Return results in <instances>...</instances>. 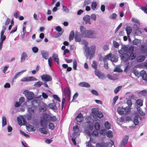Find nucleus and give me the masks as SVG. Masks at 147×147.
I'll return each instance as SVG.
<instances>
[{"label": "nucleus", "mask_w": 147, "mask_h": 147, "mask_svg": "<svg viewBox=\"0 0 147 147\" xmlns=\"http://www.w3.org/2000/svg\"><path fill=\"white\" fill-rule=\"evenodd\" d=\"M57 120L55 116H50L47 114H44L41 118L40 124L42 127H46L48 122H54Z\"/></svg>", "instance_id": "1"}, {"label": "nucleus", "mask_w": 147, "mask_h": 147, "mask_svg": "<svg viewBox=\"0 0 147 147\" xmlns=\"http://www.w3.org/2000/svg\"><path fill=\"white\" fill-rule=\"evenodd\" d=\"M96 49V47L95 45H92L90 47H86L85 49L86 56L87 58H89L91 59L94 56Z\"/></svg>", "instance_id": "2"}, {"label": "nucleus", "mask_w": 147, "mask_h": 147, "mask_svg": "<svg viewBox=\"0 0 147 147\" xmlns=\"http://www.w3.org/2000/svg\"><path fill=\"white\" fill-rule=\"evenodd\" d=\"M80 35L83 37L90 38H95L96 37V34L94 30H87L81 33Z\"/></svg>", "instance_id": "3"}, {"label": "nucleus", "mask_w": 147, "mask_h": 147, "mask_svg": "<svg viewBox=\"0 0 147 147\" xmlns=\"http://www.w3.org/2000/svg\"><path fill=\"white\" fill-rule=\"evenodd\" d=\"M70 91L69 88L66 87L64 89V94L63 92V98L62 101V108L63 109L65 104V97L69 100L70 98Z\"/></svg>", "instance_id": "4"}, {"label": "nucleus", "mask_w": 147, "mask_h": 147, "mask_svg": "<svg viewBox=\"0 0 147 147\" xmlns=\"http://www.w3.org/2000/svg\"><path fill=\"white\" fill-rule=\"evenodd\" d=\"M73 130L74 132L72 134L71 140L74 145H76V143L75 139L79 135L80 132L79 128L77 125H75L73 127Z\"/></svg>", "instance_id": "5"}, {"label": "nucleus", "mask_w": 147, "mask_h": 147, "mask_svg": "<svg viewBox=\"0 0 147 147\" xmlns=\"http://www.w3.org/2000/svg\"><path fill=\"white\" fill-rule=\"evenodd\" d=\"M92 113L93 117L94 118H97L98 117L99 118H101L104 116L102 113L100 111H98L97 109H92Z\"/></svg>", "instance_id": "6"}, {"label": "nucleus", "mask_w": 147, "mask_h": 147, "mask_svg": "<svg viewBox=\"0 0 147 147\" xmlns=\"http://www.w3.org/2000/svg\"><path fill=\"white\" fill-rule=\"evenodd\" d=\"M24 92L28 100H30L33 99L34 94L32 92L28 90H25L24 91Z\"/></svg>", "instance_id": "7"}, {"label": "nucleus", "mask_w": 147, "mask_h": 147, "mask_svg": "<svg viewBox=\"0 0 147 147\" xmlns=\"http://www.w3.org/2000/svg\"><path fill=\"white\" fill-rule=\"evenodd\" d=\"M40 77L42 81L46 82L51 81L52 79L51 76L49 75L44 74L41 76Z\"/></svg>", "instance_id": "8"}, {"label": "nucleus", "mask_w": 147, "mask_h": 147, "mask_svg": "<svg viewBox=\"0 0 147 147\" xmlns=\"http://www.w3.org/2000/svg\"><path fill=\"white\" fill-rule=\"evenodd\" d=\"M129 137L127 136H125L123 137L122 140L120 143L119 147H124L127 144L128 140Z\"/></svg>", "instance_id": "9"}, {"label": "nucleus", "mask_w": 147, "mask_h": 147, "mask_svg": "<svg viewBox=\"0 0 147 147\" xmlns=\"http://www.w3.org/2000/svg\"><path fill=\"white\" fill-rule=\"evenodd\" d=\"M17 119L18 124L20 126H22L23 125L22 122H23L24 124L25 125L26 123L25 119L22 116L18 117Z\"/></svg>", "instance_id": "10"}, {"label": "nucleus", "mask_w": 147, "mask_h": 147, "mask_svg": "<svg viewBox=\"0 0 147 147\" xmlns=\"http://www.w3.org/2000/svg\"><path fill=\"white\" fill-rule=\"evenodd\" d=\"M112 144L110 142L107 143H102L101 144L98 143L96 144V147H111Z\"/></svg>", "instance_id": "11"}, {"label": "nucleus", "mask_w": 147, "mask_h": 147, "mask_svg": "<svg viewBox=\"0 0 147 147\" xmlns=\"http://www.w3.org/2000/svg\"><path fill=\"white\" fill-rule=\"evenodd\" d=\"M141 51L142 53L145 54L147 56V44L144 43L141 45Z\"/></svg>", "instance_id": "12"}, {"label": "nucleus", "mask_w": 147, "mask_h": 147, "mask_svg": "<svg viewBox=\"0 0 147 147\" xmlns=\"http://www.w3.org/2000/svg\"><path fill=\"white\" fill-rule=\"evenodd\" d=\"M86 132L90 136H92L93 137H96L98 135V132L97 130L94 131L92 133L90 132V131L86 130Z\"/></svg>", "instance_id": "13"}, {"label": "nucleus", "mask_w": 147, "mask_h": 147, "mask_svg": "<svg viewBox=\"0 0 147 147\" xmlns=\"http://www.w3.org/2000/svg\"><path fill=\"white\" fill-rule=\"evenodd\" d=\"M128 47L126 46H123L122 47L121 49L118 51L119 54L124 55L127 53Z\"/></svg>", "instance_id": "14"}, {"label": "nucleus", "mask_w": 147, "mask_h": 147, "mask_svg": "<svg viewBox=\"0 0 147 147\" xmlns=\"http://www.w3.org/2000/svg\"><path fill=\"white\" fill-rule=\"evenodd\" d=\"M83 20L85 22L86 24L88 23L89 24H91L90 16L89 15H87L84 16L83 18Z\"/></svg>", "instance_id": "15"}, {"label": "nucleus", "mask_w": 147, "mask_h": 147, "mask_svg": "<svg viewBox=\"0 0 147 147\" xmlns=\"http://www.w3.org/2000/svg\"><path fill=\"white\" fill-rule=\"evenodd\" d=\"M26 71V69H24L20 72L16 73L15 76L13 77V79L15 80L17 78H18L24 72H25Z\"/></svg>", "instance_id": "16"}, {"label": "nucleus", "mask_w": 147, "mask_h": 147, "mask_svg": "<svg viewBox=\"0 0 147 147\" xmlns=\"http://www.w3.org/2000/svg\"><path fill=\"white\" fill-rule=\"evenodd\" d=\"M107 77L110 80H115L118 79V75L117 74L111 75L108 74L107 75Z\"/></svg>", "instance_id": "17"}, {"label": "nucleus", "mask_w": 147, "mask_h": 147, "mask_svg": "<svg viewBox=\"0 0 147 147\" xmlns=\"http://www.w3.org/2000/svg\"><path fill=\"white\" fill-rule=\"evenodd\" d=\"M32 105L33 107H36L38 106L40 104V101L38 100H32L31 102Z\"/></svg>", "instance_id": "18"}, {"label": "nucleus", "mask_w": 147, "mask_h": 147, "mask_svg": "<svg viewBox=\"0 0 147 147\" xmlns=\"http://www.w3.org/2000/svg\"><path fill=\"white\" fill-rule=\"evenodd\" d=\"M36 107H31L28 108V111L30 115H32L36 112Z\"/></svg>", "instance_id": "19"}, {"label": "nucleus", "mask_w": 147, "mask_h": 147, "mask_svg": "<svg viewBox=\"0 0 147 147\" xmlns=\"http://www.w3.org/2000/svg\"><path fill=\"white\" fill-rule=\"evenodd\" d=\"M78 85L81 87H85L86 88H89L90 86L89 84L85 82H83L79 83L78 84Z\"/></svg>", "instance_id": "20"}, {"label": "nucleus", "mask_w": 147, "mask_h": 147, "mask_svg": "<svg viewBox=\"0 0 147 147\" xmlns=\"http://www.w3.org/2000/svg\"><path fill=\"white\" fill-rule=\"evenodd\" d=\"M76 119L78 122L80 123L83 121V117L81 113H79L76 118Z\"/></svg>", "instance_id": "21"}, {"label": "nucleus", "mask_w": 147, "mask_h": 147, "mask_svg": "<svg viewBox=\"0 0 147 147\" xmlns=\"http://www.w3.org/2000/svg\"><path fill=\"white\" fill-rule=\"evenodd\" d=\"M41 54L42 57L45 59H47L49 57V54L47 52L44 51H41Z\"/></svg>", "instance_id": "22"}, {"label": "nucleus", "mask_w": 147, "mask_h": 147, "mask_svg": "<svg viewBox=\"0 0 147 147\" xmlns=\"http://www.w3.org/2000/svg\"><path fill=\"white\" fill-rule=\"evenodd\" d=\"M48 106L50 108L54 110H56L57 109L56 104L53 102V103L49 104L48 105Z\"/></svg>", "instance_id": "23"}, {"label": "nucleus", "mask_w": 147, "mask_h": 147, "mask_svg": "<svg viewBox=\"0 0 147 147\" xmlns=\"http://www.w3.org/2000/svg\"><path fill=\"white\" fill-rule=\"evenodd\" d=\"M75 40L76 42H80L81 41V38L80 36L79 32H77L75 33Z\"/></svg>", "instance_id": "24"}, {"label": "nucleus", "mask_w": 147, "mask_h": 147, "mask_svg": "<svg viewBox=\"0 0 147 147\" xmlns=\"http://www.w3.org/2000/svg\"><path fill=\"white\" fill-rule=\"evenodd\" d=\"M145 57L143 55H140L137 57L136 59L138 62H141L144 61Z\"/></svg>", "instance_id": "25"}, {"label": "nucleus", "mask_w": 147, "mask_h": 147, "mask_svg": "<svg viewBox=\"0 0 147 147\" xmlns=\"http://www.w3.org/2000/svg\"><path fill=\"white\" fill-rule=\"evenodd\" d=\"M52 58L56 62L57 64H59V59L58 55L57 54H53L52 55Z\"/></svg>", "instance_id": "26"}, {"label": "nucleus", "mask_w": 147, "mask_h": 147, "mask_svg": "<svg viewBox=\"0 0 147 147\" xmlns=\"http://www.w3.org/2000/svg\"><path fill=\"white\" fill-rule=\"evenodd\" d=\"M147 90H143L138 93V96L140 97H142L143 96H145L147 94Z\"/></svg>", "instance_id": "27"}, {"label": "nucleus", "mask_w": 147, "mask_h": 147, "mask_svg": "<svg viewBox=\"0 0 147 147\" xmlns=\"http://www.w3.org/2000/svg\"><path fill=\"white\" fill-rule=\"evenodd\" d=\"M28 57L27 53L25 52L23 53L21 55V62L24 61Z\"/></svg>", "instance_id": "28"}, {"label": "nucleus", "mask_w": 147, "mask_h": 147, "mask_svg": "<svg viewBox=\"0 0 147 147\" xmlns=\"http://www.w3.org/2000/svg\"><path fill=\"white\" fill-rule=\"evenodd\" d=\"M46 105L45 104L40 106L39 108V111L41 112H44L46 111Z\"/></svg>", "instance_id": "29"}, {"label": "nucleus", "mask_w": 147, "mask_h": 147, "mask_svg": "<svg viewBox=\"0 0 147 147\" xmlns=\"http://www.w3.org/2000/svg\"><path fill=\"white\" fill-rule=\"evenodd\" d=\"M117 112L120 115L124 114V108L122 107H119L117 109Z\"/></svg>", "instance_id": "30"}, {"label": "nucleus", "mask_w": 147, "mask_h": 147, "mask_svg": "<svg viewBox=\"0 0 147 147\" xmlns=\"http://www.w3.org/2000/svg\"><path fill=\"white\" fill-rule=\"evenodd\" d=\"M125 30L126 31L127 36L130 34L132 31V28L131 27L127 26L125 28Z\"/></svg>", "instance_id": "31"}, {"label": "nucleus", "mask_w": 147, "mask_h": 147, "mask_svg": "<svg viewBox=\"0 0 147 147\" xmlns=\"http://www.w3.org/2000/svg\"><path fill=\"white\" fill-rule=\"evenodd\" d=\"M121 58L124 61H126L128 60V59H129V55L127 54L123 55Z\"/></svg>", "instance_id": "32"}, {"label": "nucleus", "mask_w": 147, "mask_h": 147, "mask_svg": "<svg viewBox=\"0 0 147 147\" xmlns=\"http://www.w3.org/2000/svg\"><path fill=\"white\" fill-rule=\"evenodd\" d=\"M111 55L112 54L111 53H109L108 55L104 57L103 60V61L105 62L106 61L109 60L110 59H111Z\"/></svg>", "instance_id": "33"}, {"label": "nucleus", "mask_w": 147, "mask_h": 147, "mask_svg": "<svg viewBox=\"0 0 147 147\" xmlns=\"http://www.w3.org/2000/svg\"><path fill=\"white\" fill-rule=\"evenodd\" d=\"M74 37V31H71L70 33L69 37V41H71L73 40Z\"/></svg>", "instance_id": "34"}, {"label": "nucleus", "mask_w": 147, "mask_h": 147, "mask_svg": "<svg viewBox=\"0 0 147 147\" xmlns=\"http://www.w3.org/2000/svg\"><path fill=\"white\" fill-rule=\"evenodd\" d=\"M27 130L29 131H34L36 130V129L33 126L30 125L27 127Z\"/></svg>", "instance_id": "35"}, {"label": "nucleus", "mask_w": 147, "mask_h": 147, "mask_svg": "<svg viewBox=\"0 0 147 147\" xmlns=\"http://www.w3.org/2000/svg\"><path fill=\"white\" fill-rule=\"evenodd\" d=\"M97 6V3L96 2H92L91 6L92 9L93 10H96Z\"/></svg>", "instance_id": "36"}, {"label": "nucleus", "mask_w": 147, "mask_h": 147, "mask_svg": "<svg viewBox=\"0 0 147 147\" xmlns=\"http://www.w3.org/2000/svg\"><path fill=\"white\" fill-rule=\"evenodd\" d=\"M7 124V119L4 116L2 117V126L4 127Z\"/></svg>", "instance_id": "37"}, {"label": "nucleus", "mask_w": 147, "mask_h": 147, "mask_svg": "<svg viewBox=\"0 0 147 147\" xmlns=\"http://www.w3.org/2000/svg\"><path fill=\"white\" fill-rule=\"evenodd\" d=\"M133 43L134 45L139 46L141 44V41L140 40L135 39L133 41Z\"/></svg>", "instance_id": "38"}, {"label": "nucleus", "mask_w": 147, "mask_h": 147, "mask_svg": "<svg viewBox=\"0 0 147 147\" xmlns=\"http://www.w3.org/2000/svg\"><path fill=\"white\" fill-rule=\"evenodd\" d=\"M132 72L134 74L135 76L139 78L140 77V72L137 70L135 69H134L132 71Z\"/></svg>", "instance_id": "39"}, {"label": "nucleus", "mask_w": 147, "mask_h": 147, "mask_svg": "<svg viewBox=\"0 0 147 147\" xmlns=\"http://www.w3.org/2000/svg\"><path fill=\"white\" fill-rule=\"evenodd\" d=\"M138 117L135 116L134 118L133 122L135 125H137L139 124V122L138 121Z\"/></svg>", "instance_id": "40"}, {"label": "nucleus", "mask_w": 147, "mask_h": 147, "mask_svg": "<svg viewBox=\"0 0 147 147\" xmlns=\"http://www.w3.org/2000/svg\"><path fill=\"white\" fill-rule=\"evenodd\" d=\"M111 61L114 62H116L118 61V59L116 56H111Z\"/></svg>", "instance_id": "41"}, {"label": "nucleus", "mask_w": 147, "mask_h": 147, "mask_svg": "<svg viewBox=\"0 0 147 147\" xmlns=\"http://www.w3.org/2000/svg\"><path fill=\"white\" fill-rule=\"evenodd\" d=\"M114 72H121L122 70L121 69L119 65H117L114 70Z\"/></svg>", "instance_id": "42"}, {"label": "nucleus", "mask_w": 147, "mask_h": 147, "mask_svg": "<svg viewBox=\"0 0 147 147\" xmlns=\"http://www.w3.org/2000/svg\"><path fill=\"white\" fill-rule=\"evenodd\" d=\"M143 100L140 99H138L136 101V103L137 105L141 107L143 105Z\"/></svg>", "instance_id": "43"}, {"label": "nucleus", "mask_w": 147, "mask_h": 147, "mask_svg": "<svg viewBox=\"0 0 147 147\" xmlns=\"http://www.w3.org/2000/svg\"><path fill=\"white\" fill-rule=\"evenodd\" d=\"M94 127L97 130H98L100 128V125L99 123L98 122H96L94 124Z\"/></svg>", "instance_id": "44"}, {"label": "nucleus", "mask_w": 147, "mask_h": 147, "mask_svg": "<svg viewBox=\"0 0 147 147\" xmlns=\"http://www.w3.org/2000/svg\"><path fill=\"white\" fill-rule=\"evenodd\" d=\"M106 135L107 137L111 138L113 135V133L111 130H109L106 133Z\"/></svg>", "instance_id": "45"}, {"label": "nucleus", "mask_w": 147, "mask_h": 147, "mask_svg": "<svg viewBox=\"0 0 147 147\" xmlns=\"http://www.w3.org/2000/svg\"><path fill=\"white\" fill-rule=\"evenodd\" d=\"M91 3L92 2L91 0H85L83 3V6L88 5Z\"/></svg>", "instance_id": "46"}, {"label": "nucleus", "mask_w": 147, "mask_h": 147, "mask_svg": "<svg viewBox=\"0 0 147 147\" xmlns=\"http://www.w3.org/2000/svg\"><path fill=\"white\" fill-rule=\"evenodd\" d=\"M136 57V54L134 53H130V54L129 56V59L131 60H133L135 59Z\"/></svg>", "instance_id": "47"}, {"label": "nucleus", "mask_w": 147, "mask_h": 147, "mask_svg": "<svg viewBox=\"0 0 147 147\" xmlns=\"http://www.w3.org/2000/svg\"><path fill=\"white\" fill-rule=\"evenodd\" d=\"M117 14L115 13L112 14L109 16V18L111 20H114L116 19L117 17Z\"/></svg>", "instance_id": "48"}, {"label": "nucleus", "mask_w": 147, "mask_h": 147, "mask_svg": "<svg viewBox=\"0 0 147 147\" xmlns=\"http://www.w3.org/2000/svg\"><path fill=\"white\" fill-rule=\"evenodd\" d=\"M43 84V83L41 81H38L36 82L34 84V86L37 87H40Z\"/></svg>", "instance_id": "49"}, {"label": "nucleus", "mask_w": 147, "mask_h": 147, "mask_svg": "<svg viewBox=\"0 0 147 147\" xmlns=\"http://www.w3.org/2000/svg\"><path fill=\"white\" fill-rule=\"evenodd\" d=\"M131 65V64H130L129 63H128V65L126 66L125 69L124 70V71L125 72H127L129 70Z\"/></svg>", "instance_id": "50"}, {"label": "nucleus", "mask_w": 147, "mask_h": 147, "mask_svg": "<svg viewBox=\"0 0 147 147\" xmlns=\"http://www.w3.org/2000/svg\"><path fill=\"white\" fill-rule=\"evenodd\" d=\"M0 37V44L3 45V41L6 39V37L5 36H2Z\"/></svg>", "instance_id": "51"}, {"label": "nucleus", "mask_w": 147, "mask_h": 147, "mask_svg": "<svg viewBox=\"0 0 147 147\" xmlns=\"http://www.w3.org/2000/svg\"><path fill=\"white\" fill-rule=\"evenodd\" d=\"M104 125L105 128L107 129H109L110 128L111 125L107 121H106L105 122Z\"/></svg>", "instance_id": "52"}, {"label": "nucleus", "mask_w": 147, "mask_h": 147, "mask_svg": "<svg viewBox=\"0 0 147 147\" xmlns=\"http://www.w3.org/2000/svg\"><path fill=\"white\" fill-rule=\"evenodd\" d=\"M134 50V47L132 46H131L129 48H128L127 53H133V52Z\"/></svg>", "instance_id": "53"}, {"label": "nucleus", "mask_w": 147, "mask_h": 147, "mask_svg": "<svg viewBox=\"0 0 147 147\" xmlns=\"http://www.w3.org/2000/svg\"><path fill=\"white\" fill-rule=\"evenodd\" d=\"M113 44L115 48H117L119 47L120 44L115 41H113Z\"/></svg>", "instance_id": "54"}, {"label": "nucleus", "mask_w": 147, "mask_h": 147, "mask_svg": "<svg viewBox=\"0 0 147 147\" xmlns=\"http://www.w3.org/2000/svg\"><path fill=\"white\" fill-rule=\"evenodd\" d=\"M39 131L41 133H43L44 134H47V131L44 128H41L39 129Z\"/></svg>", "instance_id": "55"}, {"label": "nucleus", "mask_w": 147, "mask_h": 147, "mask_svg": "<svg viewBox=\"0 0 147 147\" xmlns=\"http://www.w3.org/2000/svg\"><path fill=\"white\" fill-rule=\"evenodd\" d=\"M90 19L94 21H96V15L94 13H93L91 14L90 16Z\"/></svg>", "instance_id": "56"}, {"label": "nucleus", "mask_w": 147, "mask_h": 147, "mask_svg": "<svg viewBox=\"0 0 147 147\" xmlns=\"http://www.w3.org/2000/svg\"><path fill=\"white\" fill-rule=\"evenodd\" d=\"M124 108V111L126 112V113H127L129 112L131 109V108L129 107H127Z\"/></svg>", "instance_id": "57"}, {"label": "nucleus", "mask_w": 147, "mask_h": 147, "mask_svg": "<svg viewBox=\"0 0 147 147\" xmlns=\"http://www.w3.org/2000/svg\"><path fill=\"white\" fill-rule=\"evenodd\" d=\"M97 64L96 62L95 61H94L92 64V66L95 69H97Z\"/></svg>", "instance_id": "58"}, {"label": "nucleus", "mask_w": 147, "mask_h": 147, "mask_svg": "<svg viewBox=\"0 0 147 147\" xmlns=\"http://www.w3.org/2000/svg\"><path fill=\"white\" fill-rule=\"evenodd\" d=\"M28 77L29 81H36L37 79L35 77L33 76H29Z\"/></svg>", "instance_id": "59"}, {"label": "nucleus", "mask_w": 147, "mask_h": 147, "mask_svg": "<svg viewBox=\"0 0 147 147\" xmlns=\"http://www.w3.org/2000/svg\"><path fill=\"white\" fill-rule=\"evenodd\" d=\"M48 123H49V128L51 129H53L55 127L54 124L52 123H50V122H48Z\"/></svg>", "instance_id": "60"}, {"label": "nucleus", "mask_w": 147, "mask_h": 147, "mask_svg": "<svg viewBox=\"0 0 147 147\" xmlns=\"http://www.w3.org/2000/svg\"><path fill=\"white\" fill-rule=\"evenodd\" d=\"M121 86H119L117 87L114 90L115 94L117 93L121 88Z\"/></svg>", "instance_id": "61"}, {"label": "nucleus", "mask_w": 147, "mask_h": 147, "mask_svg": "<svg viewBox=\"0 0 147 147\" xmlns=\"http://www.w3.org/2000/svg\"><path fill=\"white\" fill-rule=\"evenodd\" d=\"M53 98L59 102H61V100L56 95H53Z\"/></svg>", "instance_id": "62"}, {"label": "nucleus", "mask_w": 147, "mask_h": 147, "mask_svg": "<svg viewBox=\"0 0 147 147\" xmlns=\"http://www.w3.org/2000/svg\"><path fill=\"white\" fill-rule=\"evenodd\" d=\"M77 61L76 60H74L73 62V68L74 70L77 69Z\"/></svg>", "instance_id": "63"}, {"label": "nucleus", "mask_w": 147, "mask_h": 147, "mask_svg": "<svg viewBox=\"0 0 147 147\" xmlns=\"http://www.w3.org/2000/svg\"><path fill=\"white\" fill-rule=\"evenodd\" d=\"M32 50L34 53H36L38 52V49L37 47H34L32 48Z\"/></svg>", "instance_id": "64"}]
</instances>
